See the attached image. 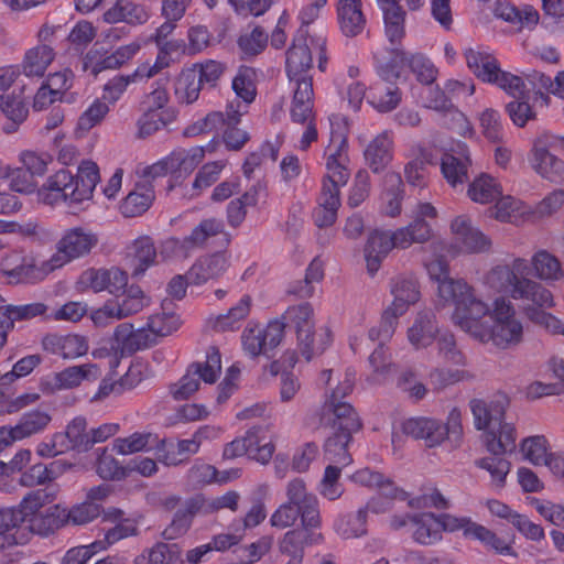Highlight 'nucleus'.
<instances>
[{
	"instance_id": "nucleus-21",
	"label": "nucleus",
	"mask_w": 564,
	"mask_h": 564,
	"mask_svg": "<svg viewBox=\"0 0 564 564\" xmlns=\"http://www.w3.org/2000/svg\"><path fill=\"white\" fill-rule=\"evenodd\" d=\"M126 260L133 278L143 275L156 260V248L152 238L142 236L135 239L128 247Z\"/></svg>"
},
{
	"instance_id": "nucleus-30",
	"label": "nucleus",
	"mask_w": 564,
	"mask_h": 564,
	"mask_svg": "<svg viewBox=\"0 0 564 564\" xmlns=\"http://www.w3.org/2000/svg\"><path fill=\"white\" fill-rule=\"evenodd\" d=\"M36 273L33 260L19 252H12L2 260L0 275L6 276L10 284L32 282L35 280Z\"/></svg>"
},
{
	"instance_id": "nucleus-28",
	"label": "nucleus",
	"mask_w": 564,
	"mask_h": 564,
	"mask_svg": "<svg viewBox=\"0 0 564 564\" xmlns=\"http://www.w3.org/2000/svg\"><path fill=\"white\" fill-rule=\"evenodd\" d=\"M102 375L101 366L98 364L86 362L83 365L70 366L55 373L54 384L57 389H73L80 386L82 382H94Z\"/></svg>"
},
{
	"instance_id": "nucleus-64",
	"label": "nucleus",
	"mask_w": 564,
	"mask_h": 564,
	"mask_svg": "<svg viewBox=\"0 0 564 564\" xmlns=\"http://www.w3.org/2000/svg\"><path fill=\"white\" fill-rule=\"evenodd\" d=\"M386 183H389L391 187L387 188L382 195L384 210L387 215L394 217L401 212L402 181L399 174L389 173L386 175Z\"/></svg>"
},
{
	"instance_id": "nucleus-5",
	"label": "nucleus",
	"mask_w": 564,
	"mask_h": 564,
	"mask_svg": "<svg viewBox=\"0 0 564 564\" xmlns=\"http://www.w3.org/2000/svg\"><path fill=\"white\" fill-rule=\"evenodd\" d=\"M486 283L498 292L509 291L513 299L527 300L539 306L553 305V296L547 289L530 279H519L509 265L492 268L486 276Z\"/></svg>"
},
{
	"instance_id": "nucleus-9",
	"label": "nucleus",
	"mask_w": 564,
	"mask_h": 564,
	"mask_svg": "<svg viewBox=\"0 0 564 564\" xmlns=\"http://www.w3.org/2000/svg\"><path fill=\"white\" fill-rule=\"evenodd\" d=\"M149 299L138 285H131L116 302H107L91 315L98 326L107 325L109 319H123L141 312Z\"/></svg>"
},
{
	"instance_id": "nucleus-11",
	"label": "nucleus",
	"mask_w": 564,
	"mask_h": 564,
	"mask_svg": "<svg viewBox=\"0 0 564 564\" xmlns=\"http://www.w3.org/2000/svg\"><path fill=\"white\" fill-rule=\"evenodd\" d=\"M509 401L506 395L498 394L489 399H473L469 408L476 430L484 431V437L497 430L505 420Z\"/></svg>"
},
{
	"instance_id": "nucleus-48",
	"label": "nucleus",
	"mask_w": 564,
	"mask_h": 564,
	"mask_svg": "<svg viewBox=\"0 0 564 564\" xmlns=\"http://www.w3.org/2000/svg\"><path fill=\"white\" fill-rule=\"evenodd\" d=\"M251 305V296L243 295L226 314H220L214 319L213 328L218 332L235 330L239 328L240 322L249 315Z\"/></svg>"
},
{
	"instance_id": "nucleus-18",
	"label": "nucleus",
	"mask_w": 564,
	"mask_h": 564,
	"mask_svg": "<svg viewBox=\"0 0 564 564\" xmlns=\"http://www.w3.org/2000/svg\"><path fill=\"white\" fill-rule=\"evenodd\" d=\"M43 349L50 354L58 355L64 359H75L88 351L86 337L77 334L57 335L47 334L42 339Z\"/></svg>"
},
{
	"instance_id": "nucleus-35",
	"label": "nucleus",
	"mask_w": 564,
	"mask_h": 564,
	"mask_svg": "<svg viewBox=\"0 0 564 564\" xmlns=\"http://www.w3.org/2000/svg\"><path fill=\"white\" fill-rule=\"evenodd\" d=\"M148 19L149 13L145 8L131 0H118L113 7L104 13V20L108 23L126 22L138 25L145 23Z\"/></svg>"
},
{
	"instance_id": "nucleus-45",
	"label": "nucleus",
	"mask_w": 564,
	"mask_h": 564,
	"mask_svg": "<svg viewBox=\"0 0 564 564\" xmlns=\"http://www.w3.org/2000/svg\"><path fill=\"white\" fill-rule=\"evenodd\" d=\"M55 53L47 44L36 45L26 51L23 59V73L31 77H41L54 61Z\"/></svg>"
},
{
	"instance_id": "nucleus-36",
	"label": "nucleus",
	"mask_w": 564,
	"mask_h": 564,
	"mask_svg": "<svg viewBox=\"0 0 564 564\" xmlns=\"http://www.w3.org/2000/svg\"><path fill=\"white\" fill-rule=\"evenodd\" d=\"M99 180L97 164L93 161H83L78 166L76 176L72 175V187L80 203L93 197V192Z\"/></svg>"
},
{
	"instance_id": "nucleus-6",
	"label": "nucleus",
	"mask_w": 564,
	"mask_h": 564,
	"mask_svg": "<svg viewBox=\"0 0 564 564\" xmlns=\"http://www.w3.org/2000/svg\"><path fill=\"white\" fill-rule=\"evenodd\" d=\"M405 59L406 53L394 47L391 50L390 59L379 63L377 67L380 78L369 87L367 98L369 104L380 112L393 110L401 100V93L394 82L400 77V65Z\"/></svg>"
},
{
	"instance_id": "nucleus-40",
	"label": "nucleus",
	"mask_w": 564,
	"mask_h": 564,
	"mask_svg": "<svg viewBox=\"0 0 564 564\" xmlns=\"http://www.w3.org/2000/svg\"><path fill=\"white\" fill-rule=\"evenodd\" d=\"M351 432L332 431L324 444V455L333 464L346 466L351 462L348 445L352 438Z\"/></svg>"
},
{
	"instance_id": "nucleus-53",
	"label": "nucleus",
	"mask_w": 564,
	"mask_h": 564,
	"mask_svg": "<svg viewBox=\"0 0 564 564\" xmlns=\"http://www.w3.org/2000/svg\"><path fill=\"white\" fill-rule=\"evenodd\" d=\"M437 357L453 366H465L466 356L457 345L455 336L451 332H441L435 339Z\"/></svg>"
},
{
	"instance_id": "nucleus-44",
	"label": "nucleus",
	"mask_w": 564,
	"mask_h": 564,
	"mask_svg": "<svg viewBox=\"0 0 564 564\" xmlns=\"http://www.w3.org/2000/svg\"><path fill=\"white\" fill-rule=\"evenodd\" d=\"M469 164V156L465 153V150H462L458 153H445L442 158L441 170L446 181L452 186H456L467 181Z\"/></svg>"
},
{
	"instance_id": "nucleus-25",
	"label": "nucleus",
	"mask_w": 564,
	"mask_h": 564,
	"mask_svg": "<svg viewBox=\"0 0 564 564\" xmlns=\"http://www.w3.org/2000/svg\"><path fill=\"white\" fill-rule=\"evenodd\" d=\"M0 317L4 321V327L12 330L17 322H26L36 317L50 319V307L44 302L6 304L0 306Z\"/></svg>"
},
{
	"instance_id": "nucleus-43",
	"label": "nucleus",
	"mask_w": 564,
	"mask_h": 564,
	"mask_svg": "<svg viewBox=\"0 0 564 564\" xmlns=\"http://www.w3.org/2000/svg\"><path fill=\"white\" fill-rule=\"evenodd\" d=\"M411 522L415 527L413 539L422 545H431L442 539L440 531V522L437 517L432 512H423L411 518Z\"/></svg>"
},
{
	"instance_id": "nucleus-59",
	"label": "nucleus",
	"mask_w": 564,
	"mask_h": 564,
	"mask_svg": "<svg viewBox=\"0 0 564 564\" xmlns=\"http://www.w3.org/2000/svg\"><path fill=\"white\" fill-rule=\"evenodd\" d=\"M367 510L359 509L354 514L337 520L335 529L345 539L359 538L367 533Z\"/></svg>"
},
{
	"instance_id": "nucleus-33",
	"label": "nucleus",
	"mask_w": 564,
	"mask_h": 564,
	"mask_svg": "<svg viewBox=\"0 0 564 564\" xmlns=\"http://www.w3.org/2000/svg\"><path fill=\"white\" fill-rule=\"evenodd\" d=\"M393 301L389 305L398 314H404L409 306L420 299L417 281L412 276H397L391 282Z\"/></svg>"
},
{
	"instance_id": "nucleus-54",
	"label": "nucleus",
	"mask_w": 564,
	"mask_h": 564,
	"mask_svg": "<svg viewBox=\"0 0 564 564\" xmlns=\"http://www.w3.org/2000/svg\"><path fill=\"white\" fill-rule=\"evenodd\" d=\"M497 15L507 22L517 24L519 29H531L539 22V13L530 6L518 9L511 4H500L496 9Z\"/></svg>"
},
{
	"instance_id": "nucleus-23",
	"label": "nucleus",
	"mask_w": 564,
	"mask_h": 564,
	"mask_svg": "<svg viewBox=\"0 0 564 564\" xmlns=\"http://www.w3.org/2000/svg\"><path fill=\"white\" fill-rule=\"evenodd\" d=\"M435 314L430 311H421L411 327L408 329V339L416 349L429 347L440 334Z\"/></svg>"
},
{
	"instance_id": "nucleus-20",
	"label": "nucleus",
	"mask_w": 564,
	"mask_h": 564,
	"mask_svg": "<svg viewBox=\"0 0 564 564\" xmlns=\"http://www.w3.org/2000/svg\"><path fill=\"white\" fill-rule=\"evenodd\" d=\"M452 232L467 252H485L491 247V240L471 225L469 217L457 216L451 224Z\"/></svg>"
},
{
	"instance_id": "nucleus-37",
	"label": "nucleus",
	"mask_w": 564,
	"mask_h": 564,
	"mask_svg": "<svg viewBox=\"0 0 564 564\" xmlns=\"http://www.w3.org/2000/svg\"><path fill=\"white\" fill-rule=\"evenodd\" d=\"M56 438L65 442L66 451L87 452L91 448L89 430L84 416L73 419L66 426L65 432L56 433Z\"/></svg>"
},
{
	"instance_id": "nucleus-49",
	"label": "nucleus",
	"mask_w": 564,
	"mask_h": 564,
	"mask_svg": "<svg viewBox=\"0 0 564 564\" xmlns=\"http://www.w3.org/2000/svg\"><path fill=\"white\" fill-rule=\"evenodd\" d=\"M380 7L383 12L384 31L388 40L392 45L400 43L405 35V12L398 3H391L388 6Z\"/></svg>"
},
{
	"instance_id": "nucleus-3",
	"label": "nucleus",
	"mask_w": 564,
	"mask_h": 564,
	"mask_svg": "<svg viewBox=\"0 0 564 564\" xmlns=\"http://www.w3.org/2000/svg\"><path fill=\"white\" fill-rule=\"evenodd\" d=\"M494 314L479 318L469 329L476 339L492 341L499 348H509L522 340L523 327L514 317L513 307L505 300H496Z\"/></svg>"
},
{
	"instance_id": "nucleus-63",
	"label": "nucleus",
	"mask_w": 564,
	"mask_h": 564,
	"mask_svg": "<svg viewBox=\"0 0 564 564\" xmlns=\"http://www.w3.org/2000/svg\"><path fill=\"white\" fill-rule=\"evenodd\" d=\"M83 69L96 77L104 70L118 68L111 54L94 46L83 57Z\"/></svg>"
},
{
	"instance_id": "nucleus-61",
	"label": "nucleus",
	"mask_w": 564,
	"mask_h": 564,
	"mask_svg": "<svg viewBox=\"0 0 564 564\" xmlns=\"http://www.w3.org/2000/svg\"><path fill=\"white\" fill-rule=\"evenodd\" d=\"M96 473L105 480H120L127 476L126 468L119 464L112 452L107 448L100 449L98 454Z\"/></svg>"
},
{
	"instance_id": "nucleus-10",
	"label": "nucleus",
	"mask_w": 564,
	"mask_h": 564,
	"mask_svg": "<svg viewBox=\"0 0 564 564\" xmlns=\"http://www.w3.org/2000/svg\"><path fill=\"white\" fill-rule=\"evenodd\" d=\"M224 229L225 225L223 220L206 218L195 226L191 234L183 239H167L164 243V248L186 258L192 251L204 248L210 238L223 234Z\"/></svg>"
},
{
	"instance_id": "nucleus-55",
	"label": "nucleus",
	"mask_w": 564,
	"mask_h": 564,
	"mask_svg": "<svg viewBox=\"0 0 564 564\" xmlns=\"http://www.w3.org/2000/svg\"><path fill=\"white\" fill-rule=\"evenodd\" d=\"M501 195L499 184L494 177L487 174H481L475 178L469 185L468 196L471 200L479 204H488L497 199Z\"/></svg>"
},
{
	"instance_id": "nucleus-46",
	"label": "nucleus",
	"mask_w": 564,
	"mask_h": 564,
	"mask_svg": "<svg viewBox=\"0 0 564 564\" xmlns=\"http://www.w3.org/2000/svg\"><path fill=\"white\" fill-rule=\"evenodd\" d=\"M296 337L301 355L306 361H311L313 357L321 355L330 341V334L327 330L316 334L315 327L300 329Z\"/></svg>"
},
{
	"instance_id": "nucleus-42",
	"label": "nucleus",
	"mask_w": 564,
	"mask_h": 564,
	"mask_svg": "<svg viewBox=\"0 0 564 564\" xmlns=\"http://www.w3.org/2000/svg\"><path fill=\"white\" fill-rule=\"evenodd\" d=\"M517 433L512 424L501 422L497 430L485 436L486 448L494 455H505L516 449Z\"/></svg>"
},
{
	"instance_id": "nucleus-32",
	"label": "nucleus",
	"mask_w": 564,
	"mask_h": 564,
	"mask_svg": "<svg viewBox=\"0 0 564 564\" xmlns=\"http://www.w3.org/2000/svg\"><path fill=\"white\" fill-rule=\"evenodd\" d=\"M226 269L227 259L225 254L216 252L198 259L187 272V278L191 283L199 285L218 278Z\"/></svg>"
},
{
	"instance_id": "nucleus-24",
	"label": "nucleus",
	"mask_w": 564,
	"mask_h": 564,
	"mask_svg": "<svg viewBox=\"0 0 564 564\" xmlns=\"http://www.w3.org/2000/svg\"><path fill=\"white\" fill-rule=\"evenodd\" d=\"M323 540L321 533L310 530H291L286 532L280 542V552L289 557L285 564H301L304 556V545L316 544Z\"/></svg>"
},
{
	"instance_id": "nucleus-57",
	"label": "nucleus",
	"mask_w": 564,
	"mask_h": 564,
	"mask_svg": "<svg viewBox=\"0 0 564 564\" xmlns=\"http://www.w3.org/2000/svg\"><path fill=\"white\" fill-rule=\"evenodd\" d=\"M532 265L535 275L545 281H557L563 278L564 272L561 263L553 254L542 250L532 258Z\"/></svg>"
},
{
	"instance_id": "nucleus-15",
	"label": "nucleus",
	"mask_w": 564,
	"mask_h": 564,
	"mask_svg": "<svg viewBox=\"0 0 564 564\" xmlns=\"http://www.w3.org/2000/svg\"><path fill=\"white\" fill-rule=\"evenodd\" d=\"M403 434L423 441L426 447H436L446 440L444 424L434 417L417 416L402 422Z\"/></svg>"
},
{
	"instance_id": "nucleus-4",
	"label": "nucleus",
	"mask_w": 564,
	"mask_h": 564,
	"mask_svg": "<svg viewBox=\"0 0 564 564\" xmlns=\"http://www.w3.org/2000/svg\"><path fill=\"white\" fill-rule=\"evenodd\" d=\"M437 293L446 304L455 306L453 318L466 333L489 312L488 305L478 297L475 289L462 279L443 281L437 285Z\"/></svg>"
},
{
	"instance_id": "nucleus-12",
	"label": "nucleus",
	"mask_w": 564,
	"mask_h": 564,
	"mask_svg": "<svg viewBox=\"0 0 564 564\" xmlns=\"http://www.w3.org/2000/svg\"><path fill=\"white\" fill-rule=\"evenodd\" d=\"M284 335L282 322L274 321L267 327H247L242 333V345L245 351L251 357L268 355L278 347Z\"/></svg>"
},
{
	"instance_id": "nucleus-22",
	"label": "nucleus",
	"mask_w": 564,
	"mask_h": 564,
	"mask_svg": "<svg viewBox=\"0 0 564 564\" xmlns=\"http://www.w3.org/2000/svg\"><path fill=\"white\" fill-rule=\"evenodd\" d=\"M240 107L239 102H230L227 105L225 113L220 111H213L202 120L188 126L184 133L187 137H195L220 129L225 127V124H237L243 113Z\"/></svg>"
},
{
	"instance_id": "nucleus-31",
	"label": "nucleus",
	"mask_w": 564,
	"mask_h": 564,
	"mask_svg": "<svg viewBox=\"0 0 564 564\" xmlns=\"http://www.w3.org/2000/svg\"><path fill=\"white\" fill-rule=\"evenodd\" d=\"M361 7V0H338L337 15L339 28L346 36H356L364 31L366 18Z\"/></svg>"
},
{
	"instance_id": "nucleus-1",
	"label": "nucleus",
	"mask_w": 564,
	"mask_h": 564,
	"mask_svg": "<svg viewBox=\"0 0 564 564\" xmlns=\"http://www.w3.org/2000/svg\"><path fill=\"white\" fill-rule=\"evenodd\" d=\"M427 240L429 228L420 220L411 221L394 231L373 230L364 249L368 273L373 276L393 248L406 249L413 243H424Z\"/></svg>"
},
{
	"instance_id": "nucleus-56",
	"label": "nucleus",
	"mask_w": 564,
	"mask_h": 564,
	"mask_svg": "<svg viewBox=\"0 0 564 564\" xmlns=\"http://www.w3.org/2000/svg\"><path fill=\"white\" fill-rule=\"evenodd\" d=\"M202 83L195 69L182 72L175 84V96L181 104L191 105L198 99Z\"/></svg>"
},
{
	"instance_id": "nucleus-38",
	"label": "nucleus",
	"mask_w": 564,
	"mask_h": 564,
	"mask_svg": "<svg viewBox=\"0 0 564 564\" xmlns=\"http://www.w3.org/2000/svg\"><path fill=\"white\" fill-rule=\"evenodd\" d=\"M198 441L192 436L189 440H182L177 443L161 441L159 448V458L165 465L176 466L188 458L189 455L196 454L199 449Z\"/></svg>"
},
{
	"instance_id": "nucleus-13",
	"label": "nucleus",
	"mask_w": 564,
	"mask_h": 564,
	"mask_svg": "<svg viewBox=\"0 0 564 564\" xmlns=\"http://www.w3.org/2000/svg\"><path fill=\"white\" fill-rule=\"evenodd\" d=\"M97 243V238L80 228L69 230L57 243V252L52 258L53 268L87 254Z\"/></svg>"
},
{
	"instance_id": "nucleus-60",
	"label": "nucleus",
	"mask_w": 564,
	"mask_h": 564,
	"mask_svg": "<svg viewBox=\"0 0 564 564\" xmlns=\"http://www.w3.org/2000/svg\"><path fill=\"white\" fill-rule=\"evenodd\" d=\"M285 326L293 327L295 333L300 329L314 328V312L310 303H301L299 305L290 306L283 314Z\"/></svg>"
},
{
	"instance_id": "nucleus-8",
	"label": "nucleus",
	"mask_w": 564,
	"mask_h": 564,
	"mask_svg": "<svg viewBox=\"0 0 564 564\" xmlns=\"http://www.w3.org/2000/svg\"><path fill=\"white\" fill-rule=\"evenodd\" d=\"M290 83L294 86L290 105L291 120L294 123L306 126L300 140V149L307 150L318 135L315 123L313 78H301V80H290Z\"/></svg>"
},
{
	"instance_id": "nucleus-16",
	"label": "nucleus",
	"mask_w": 564,
	"mask_h": 564,
	"mask_svg": "<svg viewBox=\"0 0 564 564\" xmlns=\"http://www.w3.org/2000/svg\"><path fill=\"white\" fill-rule=\"evenodd\" d=\"M52 417L46 411L33 410L24 413L14 426L0 427V436L11 445L17 441L31 437L43 432Z\"/></svg>"
},
{
	"instance_id": "nucleus-51",
	"label": "nucleus",
	"mask_w": 564,
	"mask_h": 564,
	"mask_svg": "<svg viewBox=\"0 0 564 564\" xmlns=\"http://www.w3.org/2000/svg\"><path fill=\"white\" fill-rule=\"evenodd\" d=\"M193 497L198 506L200 516H209L223 509L237 511L240 500V495L234 490L227 491L225 495L214 498H208L202 494L195 495Z\"/></svg>"
},
{
	"instance_id": "nucleus-52",
	"label": "nucleus",
	"mask_w": 564,
	"mask_h": 564,
	"mask_svg": "<svg viewBox=\"0 0 564 564\" xmlns=\"http://www.w3.org/2000/svg\"><path fill=\"white\" fill-rule=\"evenodd\" d=\"M189 369L195 373L198 380L213 384L217 381L221 372V356L219 349L210 346L206 351V360L204 362H193Z\"/></svg>"
},
{
	"instance_id": "nucleus-41",
	"label": "nucleus",
	"mask_w": 564,
	"mask_h": 564,
	"mask_svg": "<svg viewBox=\"0 0 564 564\" xmlns=\"http://www.w3.org/2000/svg\"><path fill=\"white\" fill-rule=\"evenodd\" d=\"M154 200V191L150 185L138 184L130 192L120 205L121 214L124 217H138L144 214Z\"/></svg>"
},
{
	"instance_id": "nucleus-26",
	"label": "nucleus",
	"mask_w": 564,
	"mask_h": 564,
	"mask_svg": "<svg viewBox=\"0 0 564 564\" xmlns=\"http://www.w3.org/2000/svg\"><path fill=\"white\" fill-rule=\"evenodd\" d=\"M324 411L333 415L328 419L332 431L357 433L362 426L354 406L346 401H325Z\"/></svg>"
},
{
	"instance_id": "nucleus-39",
	"label": "nucleus",
	"mask_w": 564,
	"mask_h": 564,
	"mask_svg": "<svg viewBox=\"0 0 564 564\" xmlns=\"http://www.w3.org/2000/svg\"><path fill=\"white\" fill-rule=\"evenodd\" d=\"M0 110L8 119V122L2 127L3 132L7 134L17 132L29 115V109L24 101L11 94L0 95Z\"/></svg>"
},
{
	"instance_id": "nucleus-27",
	"label": "nucleus",
	"mask_w": 564,
	"mask_h": 564,
	"mask_svg": "<svg viewBox=\"0 0 564 564\" xmlns=\"http://www.w3.org/2000/svg\"><path fill=\"white\" fill-rule=\"evenodd\" d=\"M393 140L388 131L379 133L367 145L365 161L373 173H381L392 161Z\"/></svg>"
},
{
	"instance_id": "nucleus-7",
	"label": "nucleus",
	"mask_w": 564,
	"mask_h": 564,
	"mask_svg": "<svg viewBox=\"0 0 564 564\" xmlns=\"http://www.w3.org/2000/svg\"><path fill=\"white\" fill-rule=\"evenodd\" d=\"M465 58L468 68L475 76L485 83L497 85L513 98H525L527 93L523 79L500 68L498 61L486 52L467 50Z\"/></svg>"
},
{
	"instance_id": "nucleus-62",
	"label": "nucleus",
	"mask_w": 564,
	"mask_h": 564,
	"mask_svg": "<svg viewBox=\"0 0 564 564\" xmlns=\"http://www.w3.org/2000/svg\"><path fill=\"white\" fill-rule=\"evenodd\" d=\"M502 456L491 454V456L476 460V466L487 470L491 476L492 484L499 488L505 486L511 466L510 462Z\"/></svg>"
},
{
	"instance_id": "nucleus-50",
	"label": "nucleus",
	"mask_w": 564,
	"mask_h": 564,
	"mask_svg": "<svg viewBox=\"0 0 564 564\" xmlns=\"http://www.w3.org/2000/svg\"><path fill=\"white\" fill-rule=\"evenodd\" d=\"M262 431L263 426H252L243 436L227 443L223 451V457L225 459H235L246 454L250 455L253 447L261 443L260 433Z\"/></svg>"
},
{
	"instance_id": "nucleus-2",
	"label": "nucleus",
	"mask_w": 564,
	"mask_h": 564,
	"mask_svg": "<svg viewBox=\"0 0 564 564\" xmlns=\"http://www.w3.org/2000/svg\"><path fill=\"white\" fill-rule=\"evenodd\" d=\"M288 501L271 516L270 523L278 529L292 527L301 518L302 530H313L321 525L318 500L307 492L303 479L294 478L286 486Z\"/></svg>"
},
{
	"instance_id": "nucleus-14",
	"label": "nucleus",
	"mask_w": 564,
	"mask_h": 564,
	"mask_svg": "<svg viewBox=\"0 0 564 564\" xmlns=\"http://www.w3.org/2000/svg\"><path fill=\"white\" fill-rule=\"evenodd\" d=\"M72 174L66 170H59L50 176L43 186L37 191L39 200L43 204L54 206L62 202L74 207L80 204L72 187Z\"/></svg>"
},
{
	"instance_id": "nucleus-34",
	"label": "nucleus",
	"mask_w": 564,
	"mask_h": 564,
	"mask_svg": "<svg viewBox=\"0 0 564 564\" xmlns=\"http://www.w3.org/2000/svg\"><path fill=\"white\" fill-rule=\"evenodd\" d=\"M57 495V488L55 486H47L45 488L36 489L29 492L15 507L18 513L23 516V523L28 522L31 529L32 520L35 517H41V509L51 503Z\"/></svg>"
},
{
	"instance_id": "nucleus-47",
	"label": "nucleus",
	"mask_w": 564,
	"mask_h": 564,
	"mask_svg": "<svg viewBox=\"0 0 564 564\" xmlns=\"http://www.w3.org/2000/svg\"><path fill=\"white\" fill-rule=\"evenodd\" d=\"M67 523V509L55 505L42 512L41 517H35L30 530L40 535H48Z\"/></svg>"
},
{
	"instance_id": "nucleus-19",
	"label": "nucleus",
	"mask_w": 564,
	"mask_h": 564,
	"mask_svg": "<svg viewBox=\"0 0 564 564\" xmlns=\"http://www.w3.org/2000/svg\"><path fill=\"white\" fill-rule=\"evenodd\" d=\"M530 162L539 175L553 183H558L564 178V162L552 154L540 139L533 144Z\"/></svg>"
},
{
	"instance_id": "nucleus-29",
	"label": "nucleus",
	"mask_w": 564,
	"mask_h": 564,
	"mask_svg": "<svg viewBox=\"0 0 564 564\" xmlns=\"http://www.w3.org/2000/svg\"><path fill=\"white\" fill-rule=\"evenodd\" d=\"M196 516H200V511L194 497H191L175 511L171 522L162 531V538L166 541L183 538L189 531Z\"/></svg>"
},
{
	"instance_id": "nucleus-58",
	"label": "nucleus",
	"mask_w": 564,
	"mask_h": 564,
	"mask_svg": "<svg viewBox=\"0 0 564 564\" xmlns=\"http://www.w3.org/2000/svg\"><path fill=\"white\" fill-rule=\"evenodd\" d=\"M432 163V154L424 148L413 150V158L404 167L406 182L413 186L424 185V172L426 164Z\"/></svg>"
},
{
	"instance_id": "nucleus-17",
	"label": "nucleus",
	"mask_w": 564,
	"mask_h": 564,
	"mask_svg": "<svg viewBox=\"0 0 564 564\" xmlns=\"http://www.w3.org/2000/svg\"><path fill=\"white\" fill-rule=\"evenodd\" d=\"M313 67L311 48L305 34L300 30L291 47L286 52V74L290 80L313 78L307 72Z\"/></svg>"
}]
</instances>
